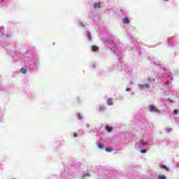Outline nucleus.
<instances>
[{
    "label": "nucleus",
    "mask_w": 179,
    "mask_h": 179,
    "mask_svg": "<svg viewBox=\"0 0 179 179\" xmlns=\"http://www.w3.org/2000/svg\"><path fill=\"white\" fill-rule=\"evenodd\" d=\"M148 108L151 113H158L160 114V110H157V108H156V107H155L153 105H149Z\"/></svg>",
    "instance_id": "nucleus-1"
},
{
    "label": "nucleus",
    "mask_w": 179,
    "mask_h": 179,
    "mask_svg": "<svg viewBox=\"0 0 179 179\" xmlns=\"http://www.w3.org/2000/svg\"><path fill=\"white\" fill-rule=\"evenodd\" d=\"M122 20L124 24H129V23H131V22L129 21V19H128V17H123V18H122Z\"/></svg>",
    "instance_id": "nucleus-2"
},
{
    "label": "nucleus",
    "mask_w": 179,
    "mask_h": 179,
    "mask_svg": "<svg viewBox=\"0 0 179 179\" xmlns=\"http://www.w3.org/2000/svg\"><path fill=\"white\" fill-rule=\"evenodd\" d=\"M140 87L141 89H148L149 87V85L148 84L140 85Z\"/></svg>",
    "instance_id": "nucleus-3"
},
{
    "label": "nucleus",
    "mask_w": 179,
    "mask_h": 179,
    "mask_svg": "<svg viewBox=\"0 0 179 179\" xmlns=\"http://www.w3.org/2000/svg\"><path fill=\"white\" fill-rule=\"evenodd\" d=\"M107 104H108V106H113V99L112 98L108 99Z\"/></svg>",
    "instance_id": "nucleus-4"
},
{
    "label": "nucleus",
    "mask_w": 179,
    "mask_h": 179,
    "mask_svg": "<svg viewBox=\"0 0 179 179\" xmlns=\"http://www.w3.org/2000/svg\"><path fill=\"white\" fill-rule=\"evenodd\" d=\"M92 51H94V52L99 51V47H97V46H96V45H92Z\"/></svg>",
    "instance_id": "nucleus-5"
},
{
    "label": "nucleus",
    "mask_w": 179,
    "mask_h": 179,
    "mask_svg": "<svg viewBox=\"0 0 179 179\" xmlns=\"http://www.w3.org/2000/svg\"><path fill=\"white\" fill-rule=\"evenodd\" d=\"M93 5H94V9H96V8H101V6H100L101 3H94Z\"/></svg>",
    "instance_id": "nucleus-6"
},
{
    "label": "nucleus",
    "mask_w": 179,
    "mask_h": 179,
    "mask_svg": "<svg viewBox=\"0 0 179 179\" xmlns=\"http://www.w3.org/2000/svg\"><path fill=\"white\" fill-rule=\"evenodd\" d=\"M20 72H21V73H27V69H24V68H22L21 69H20Z\"/></svg>",
    "instance_id": "nucleus-7"
},
{
    "label": "nucleus",
    "mask_w": 179,
    "mask_h": 179,
    "mask_svg": "<svg viewBox=\"0 0 179 179\" xmlns=\"http://www.w3.org/2000/svg\"><path fill=\"white\" fill-rule=\"evenodd\" d=\"M105 150L106 152H113V148H110V147H106L105 148Z\"/></svg>",
    "instance_id": "nucleus-8"
},
{
    "label": "nucleus",
    "mask_w": 179,
    "mask_h": 179,
    "mask_svg": "<svg viewBox=\"0 0 179 179\" xmlns=\"http://www.w3.org/2000/svg\"><path fill=\"white\" fill-rule=\"evenodd\" d=\"M106 43H108V44L114 43V41L113 39H106Z\"/></svg>",
    "instance_id": "nucleus-9"
},
{
    "label": "nucleus",
    "mask_w": 179,
    "mask_h": 179,
    "mask_svg": "<svg viewBox=\"0 0 179 179\" xmlns=\"http://www.w3.org/2000/svg\"><path fill=\"white\" fill-rule=\"evenodd\" d=\"M104 110V107L99 106L98 107V111H103Z\"/></svg>",
    "instance_id": "nucleus-10"
},
{
    "label": "nucleus",
    "mask_w": 179,
    "mask_h": 179,
    "mask_svg": "<svg viewBox=\"0 0 179 179\" xmlns=\"http://www.w3.org/2000/svg\"><path fill=\"white\" fill-rule=\"evenodd\" d=\"M106 131H108V132H111L113 131V128L110 127H106Z\"/></svg>",
    "instance_id": "nucleus-11"
},
{
    "label": "nucleus",
    "mask_w": 179,
    "mask_h": 179,
    "mask_svg": "<svg viewBox=\"0 0 179 179\" xmlns=\"http://www.w3.org/2000/svg\"><path fill=\"white\" fill-rule=\"evenodd\" d=\"M158 179H166V176L164 175H159Z\"/></svg>",
    "instance_id": "nucleus-12"
},
{
    "label": "nucleus",
    "mask_w": 179,
    "mask_h": 179,
    "mask_svg": "<svg viewBox=\"0 0 179 179\" xmlns=\"http://www.w3.org/2000/svg\"><path fill=\"white\" fill-rule=\"evenodd\" d=\"M77 116L78 117L79 120L83 119V117H82V115L80 113H78Z\"/></svg>",
    "instance_id": "nucleus-13"
},
{
    "label": "nucleus",
    "mask_w": 179,
    "mask_h": 179,
    "mask_svg": "<svg viewBox=\"0 0 179 179\" xmlns=\"http://www.w3.org/2000/svg\"><path fill=\"white\" fill-rule=\"evenodd\" d=\"M178 113H179V111L177 110H173V114H175V115H178Z\"/></svg>",
    "instance_id": "nucleus-14"
},
{
    "label": "nucleus",
    "mask_w": 179,
    "mask_h": 179,
    "mask_svg": "<svg viewBox=\"0 0 179 179\" xmlns=\"http://www.w3.org/2000/svg\"><path fill=\"white\" fill-rule=\"evenodd\" d=\"M162 169H166V170L169 171V168L166 165H162L161 166Z\"/></svg>",
    "instance_id": "nucleus-15"
},
{
    "label": "nucleus",
    "mask_w": 179,
    "mask_h": 179,
    "mask_svg": "<svg viewBox=\"0 0 179 179\" xmlns=\"http://www.w3.org/2000/svg\"><path fill=\"white\" fill-rule=\"evenodd\" d=\"M87 36H88L89 40H92V34H90V32H88Z\"/></svg>",
    "instance_id": "nucleus-16"
},
{
    "label": "nucleus",
    "mask_w": 179,
    "mask_h": 179,
    "mask_svg": "<svg viewBox=\"0 0 179 179\" xmlns=\"http://www.w3.org/2000/svg\"><path fill=\"white\" fill-rule=\"evenodd\" d=\"M98 148H99V149H103V145L101 143H99Z\"/></svg>",
    "instance_id": "nucleus-17"
},
{
    "label": "nucleus",
    "mask_w": 179,
    "mask_h": 179,
    "mask_svg": "<svg viewBox=\"0 0 179 179\" xmlns=\"http://www.w3.org/2000/svg\"><path fill=\"white\" fill-rule=\"evenodd\" d=\"M141 143L143 146H145V145H146V143L143 142V140H141Z\"/></svg>",
    "instance_id": "nucleus-18"
},
{
    "label": "nucleus",
    "mask_w": 179,
    "mask_h": 179,
    "mask_svg": "<svg viewBox=\"0 0 179 179\" xmlns=\"http://www.w3.org/2000/svg\"><path fill=\"white\" fill-rule=\"evenodd\" d=\"M141 153H146V150H141Z\"/></svg>",
    "instance_id": "nucleus-19"
},
{
    "label": "nucleus",
    "mask_w": 179,
    "mask_h": 179,
    "mask_svg": "<svg viewBox=\"0 0 179 179\" xmlns=\"http://www.w3.org/2000/svg\"><path fill=\"white\" fill-rule=\"evenodd\" d=\"M167 101H169V103H173V100H171L170 98L167 99Z\"/></svg>",
    "instance_id": "nucleus-20"
},
{
    "label": "nucleus",
    "mask_w": 179,
    "mask_h": 179,
    "mask_svg": "<svg viewBox=\"0 0 179 179\" xmlns=\"http://www.w3.org/2000/svg\"><path fill=\"white\" fill-rule=\"evenodd\" d=\"M126 92H131V88L129 87L126 88Z\"/></svg>",
    "instance_id": "nucleus-21"
},
{
    "label": "nucleus",
    "mask_w": 179,
    "mask_h": 179,
    "mask_svg": "<svg viewBox=\"0 0 179 179\" xmlns=\"http://www.w3.org/2000/svg\"><path fill=\"white\" fill-rule=\"evenodd\" d=\"M76 136H78V133H73V137L76 138Z\"/></svg>",
    "instance_id": "nucleus-22"
},
{
    "label": "nucleus",
    "mask_w": 179,
    "mask_h": 179,
    "mask_svg": "<svg viewBox=\"0 0 179 179\" xmlns=\"http://www.w3.org/2000/svg\"><path fill=\"white\" fill-rule=\"evenodd\" d=\"M80 26H83V27H85V24H83V23H80Z\"/></svg>",
    "instance_id": "nucleus-23"
},
{
    "label": "nucleus",
    "mask_w": 179,
    "mask_h": 179,
    "mask_svg": "<svg viewBox=\"0 0 179 179\" xmlns=\"http://www.w3.org/2000/svg\"><path fill=\"white\" fill-rule=\"evenodd\" d=\"M85 176H89V174H87V173H85Z\"/></svg>",
    "instance_id": "nucleus-24"
},
{
    "label": "nucleus",
    "mask_w": 179,
    "mask_h": 179,
    "mask_svg": "<svg viewBox=\"0 0 179 179\" xmlns=\"http://www.w3.org/2000/svg\"><path fill=\"white\" fill-rule=\"evenodd\" d=\"M149 81L150 82V78H149Z\"/></svg>",
    "instance_id": "nucleus-25"
},
{
    "label": "nucleus",
    "mask_w": 179,
    "mask_h": 179,
    "mask_svg": "<svg viewBox=\"0 0 179 179\" xmlns=\"http://www.w3.org/2000/svg\"><path fill=\"white\" fill-rule=\"evenodd\" d=\"M164 1H169V0H164Z\"/></svg>",
    "instance_id": "nucleus-26"
}]
</instances>
